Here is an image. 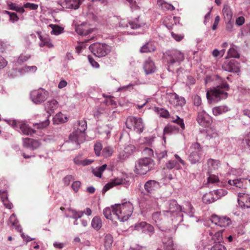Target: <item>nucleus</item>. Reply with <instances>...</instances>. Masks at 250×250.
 <instances>
[{"mask_svg":"<svg viewBox=\"0 0 250 250\" xmlns=\"http://www.w3.org/2000/svg\"><path fill=\"white\" fill-rule=\"evenodd\" d=\"M58 107V103L56 100L52 99L48 101L45 104V110L48 114L47 117H46L44 120L41 121L40 123H36L34 125L35 128L41 129L48 126L49 124V121L48 119V117L54 113Z\"/></svg>","mask_w":250,"mask_h":250,"instance_id":"obj_6","label":"nucleus"},{"mask_svg":"<svg viewBox=\"0 0 250 250\" xmlns=\"http://www.w3.org/2000/svg\"><path fill=\"white\" fill-rule=\"evenodd\" d=\"M31 57L29 54H21L17 59V62L18 63H21L27 61Z\"/></svg>","mask_w":250,"mask_h":250,"instance_id":"obj_54","label":"nucleus"},{"mask_svg":"<svg viewBox=\"0 0 250 250\" xmlns=\"http://www.w3.org/2000/svg\"><path fill=\"white\" fill-rule=\"evenodd\" d=\"M156 48L152 42H147L145 43L140 49L141 53H147L154 52Z\"/></svg>","mask_w":250,"mask_h":250,"instance_id":"obj_32","label":"nucleus"},{"mask_svg":"<svg viewBox=\"0 0 250 250\" xmlns=\"http://www.w3.org/2000/svg\"><path fill=\"white\" fill-rule=\"evenodd\" d=\"M37 67L35 65L28 66L25 65L19 69H14L15 72L20 73L21 75H24L27 73H33L37 71Z\"/></svg>","mask_w":250,"mask_h":250,"instance_id":"obj_21","label":"nucleus"},{"mask_svg":"<svg viewBox=\"0 0 250 250\" xmlns=\"http://www.w3.org/2000/svg\"><path fill=\"white\" fill-rule=\"evenodd\" d=\"M214 191L215 192V195L217 200L221 198L222 196L227 195L228 193L227 190H224L223 189L214 190Z\"/></svg>","mask_w":250,"mask_h":250,"instance_id":"obj_55","label":"nucleus"},{"mask_svg":"<svg viewBox=\"0 0 250 250\" xmlns=\"http://www.w3.org/2000/svg\"><path fill=\"white\" fill-rule=\"evenodd\" d=\"M24 8H29L31 10H36L38 8V5L35 3L27 2L25 3L23 6Z\"/></svg>","mask_w":250,"mask_h":250,"instance_id":"obj_60","label":"nucleus"},{"mask_svg":"<svg viewBox=\"0 0 250 250\" xmlns=\"http://www.w3.org/2000/svg\"><path fill=\"white\" fill-rule=\"evenodd\" d=\"M62 6L63 8L78 9L82 3V0H61Z\"/></svg>","mask_w":250,"mask_h":250,"instance_id":"obj_18","label":"nucleus"},{"mask_svg":"<svg viewBox=\"0 0 250 250\" xmlns=\"http://www.w3.org/2000/svg\"><path fill=\"white\" fill-rule=\"evenodd\" d=\"M4 13L7 14L9 16V21L13 23L18 21L19 20V17L15 12H9L5 10L4 11Z\"/></svg>","mask_w":250,"mask_h":250,"instance_id":"obj_48","label":"nucleus"},{"mask_svg":"<svg viewBox=\"0 0 250 250\" xmlns=\"http://www.w3.org/2000/svg\"><path fill=\"white\" fill-rule=\"evenodd\" d=\"M170 94L174 99L177 101L178 104L182 106L185 104L186 100L183 97H179L176 93H170Z\"/></svg>","mask_w":250,"mask_h":250,"instance_id":"obj_49","label":"nucleus"},{"mask_svg":"<svg viewBox=\"0 0 250 250\" xmlns=\"http://www.w3.org/2000/svg\"><path fill=\"white\" fill-rule=\"evenodd\" d=\"M190 150V152L188 157L189 161L192 164L199 163L203 154V150L199 144L197 143L192 144Z\"/></svg>","mask_w":250,"mask_h":250,"instance_id":"obj_11","label":"nucleus"},{"mask_svg":"<svg viewBox=\"0 0 250 250\" xmlns=\"http://www.w3.org/2000/svg\"><path fill=\"white\" fill-rule=\"evenodd\" d=\"M123 180L120 178H116L110 182L107 183L103 189V193H104L114 186H118L123 184Z\"/></svg>","mask_w":250,"mask_h":250,"instance_id":"obj_23","label":"nucleus"},{"mask_svg":"<svg viewBox=\"0 0 250 250\" xmlns=\"http://www.w3.org/2000/svg\"><path fill=\"white\" fill-rule=\"evenodd\" d=\"M144 126L143 120L141 118L129 116L126 119V127L131 129L133 127L134 130L137 133H142Z\"/></svg>","mask_w":250,"mask_h":250,"instance_id":"obj_9","label":"nucleus"},{"mask_svg":"<svg viewBox=\"0 0 250 250\" xmlns=\"http://www.w3.org/2000/svg\"><path fill=\"white\" fill-rule=\"evenodd\" d=\"M166 168L167 169L170 170L174 168L178 169L179 167V163L174 160H169L165 164Z\"/></svg>","mask_w":250,"mask_h":250,"instance_id":"obj_45","label":"nucleus"},{"mask_svg":"<svg viewBox=\"0 0 250 250\" xmlns=\"http://www.w3.org/2000/svg\"><path fill=\"white\" fill-rule=\"evenodd\" d=\"M163 243L165 250H174L173 240L171 237L164 238Z\"/></svg>","mask_w":250,"mask_h":250,"instance_id":"obj_38","label":"nucleus"},{"mask_svg":"<svg viewBox=\"0 0 250 250\" xmlns=\"http://www.w3.org/2000/svg\"><path fill=\"white\" fill-rule=\"evenodd\" d=\"M5 121L7 123V124L11 125L14 129L17 130H18L20 126V124L22 122V121L16 120H5Z\"/></svg>","mask_w":250,"mask_h":250,"instance_id":"obj_47","label":"nucleus"},{"mask_svg":"<svg viewBox=\"0 0 250 250\" xmlns=\"http://www.w3.org/2000/svg\"><path fill=\"white\" fill-rule=\"evenodd\" d=\"M210 250H227L226 247L221 243H216L210 248Z\"/></svg>","mask_w":250,"mask_h":250,"instance_id":"obj_57","label":"nucleus"},{"mask_svg":"<svg viewBox=\"0 0 250 250\" xmlns=\"http://www.w3.org/2000/svg\"><path fill=\"white\" fill-rule=\"evenodd\" d=\"M7 9L10 10L15 11L20 13L22 14L25 12L23 7L17 3L8 1L7 2Z\"/></svg>","mask_w":250,"mask_h":250,"instance_id":"obj_24","label":"nucleus"},{"mask_svg":"<svg viewBox=\"0 0 250 250\" xmlns=\"http://www.w3.org/2000/svg\"><path fill=\"white\" fill-rule=\"evenodd\" d=\"M143 69L146 75H150L156 72V67L154 62L148 58L144 62Z\"/></svg>","mask_w":250,"mask_h":250,"instance_id":"obj_17","label":"nucleus"},{"mask_svg":"<svg viewBox=\"0 0 250 250\" xmlns=\"http://www.w3.org/2000/svg\"><path fill=\"white\" fill-rule=\"evenodd\" d=\"M125 203L115 204L111 207L105 208L103 210V214L107 219L112 220L114 216L115 218L119 220L120 222L124 223L125 218Z\"/></svg>","mask_w":250,"mask_h":250,"instance_id":"obj_4","label":"nucleus"},{"mask_svg":"<svg viewBox=\"0 0 250 250\" xmlns=\"http://www.w3.org/2000/svg\"><path fill=\"white\" fill-rule=\"evenodd\" d=\"M113 241V237L111 235L106 234L104 237V248L105 250H110Z\"/></svg>","mask_w":250,"mask_h":250,"instance_id":"obj_40","label":"nucleus"},{"mask_svg":"<svg viewBox=\"0 0 250 250\" xmlns=\"http://www.w3.org/2000/svg\"><path fill=\"white\" fill-rule=\"evenodd\" d=\"M163 218V214L161 211H156L152 214V219L153 221L156 224L158 228L162 231L164 230L160 225L161 224V221Z\"/></svg>","mask_w":250,"mask_h":250,"instance_id":"obj_25","label":"nucleus"},{"mask_svg":"<svg viewBox=\"0 0 250 250\" xmlns=\"http://www.w3.org/2000/svg\"><path fill=\"white\" fill-rule=\"evenodd\" d=\"M133 230L141 231L144 233L148 234L150 236L154 233V227L146 222H141L135 224L134 226H131L128 230H126V232H129Z\"/></svg>","mask_w":250,"mask_h":250,"instance_id":"obj_12","label":"nucleus"},{"mask_svg":"<svg viewBox=\"0 0 250 250\" xmlns=\"http://www.w3.org/2000/svg\"><path fill=\"white\" fill-rule=\"evenodd\" d=\"M86 129L87 123L85 120L78 121L75 125L74 130L69 136V141L66 143H75L78 147L85 139Z\"/></svg>","mask_w":250,"mask_h":250,"instance_id":"obj_3","label":"nucleus"},{"mask_svg":"<svg viewBox=\"0 0 250 250\" xmlns=\"http://www.w3.org/2000/svg\"><path fill=\"white\" fill-rule=\"evenodd\" d=\"M222 69L229 72L238 73L240 72L239 63L235 60H227L222 66Z\"/></svg>","mask_w":250,"mask_h":250,"instance_id":"obj_14","label":"nucleus"},{"mask_svg":"<svg viewBox=\"0 0 250 250\" xmlns=\"http://www.w3.org/2000/svg\"><path fill=\"white\" fill-rule=\"evenodd\" d=\"M67 117L61 112L57 113L53 118V123L55 124L63 123L67 121Z\"/></svg>","mask_w":250,"mask_h":250,"instance_id":"obj_34","label":"nucleus"},{"mask_svg":"<svg viewBox=\"0 0 250 250\" xmlns=\"http://www.w3.org/2000/svg\"><path fill=\"white\" fill-rule=\"evenodd\" d=\"M225 22L226 23V29L228 31H231L233 28V23L234 21L233 20H227L225 21Z\"/></svg>","mask_w":250,"mask_h":250,"instance_id":"obj_62","label":"nucleus"},{"mask_svg":"<svg viewBox=\"0 0 250 250\" xmlns=\"http://www.w3.org/2000/svg\"><path fill=\"white\" fill-rule=\"evenodd\" d=\"M153 160L149 157H145L140 159L135 166L136 173L140 174H146L154 167Z\"/></svg>","mask_w":250,"mask_h":250,"instance_id":"obj_7","label":"nucleus"},{"mask_svg":"<svg viewBox=\"0 0 250 250\" xmlns=\"http://www.w3.org/2000/svg\"><path fill=\"white\" fill-rule=\"evenodd\" d=\"M91 226L95 230H99L102 226L101 219L98 216L94 217L91 221Z\"/></svg>","mask_w":250,"mask_h":250,"instance_id":"obj_35","label":"nucleus"},{"mask_svg":"<svg viewBox=\"0 0 250 250\" xmlns=\"http://www.w3.org/2000/svg\"><path fill=\"white\" fill-rule=\"evenodd\" d=\"M20 131L25 135H32L35 133V130L30 128L25 122H22L20 124L19 128Z\"/></svg>","mask_w":250,"mask_h":250,"instance_id":"obj_26","label":"nucleus"},{"mask_svg":"<svg viewBox=\"0 0 250 250\" xmlns=\"http://www.w3.org/2000/svg\"><path fill=\"white\" fill-rule=\"evenodd\" d=\"M113 149L110 146L105 147L103 150V155L105 158H107L112 155Z\"/></svg>","mask_w":250,"mask_h":250,"instance_id":"obj_51","label":"nucleus"},{"mask_svg":"<svg viewBox=\"0 0 250 250\" xmlns=\"http://www.w3.org/2000/svg\"><path fill=\"white\" fill-rule=\"evenodd\" d=\"M228 56L229 58H239V54L237 51L233 48H231L229 50L228 52Z\"/></svg>","mask_w":250,"mask_h":250,"instance_id":"obj_50","label":"nucleus"},{"mask_svg":"<svg viewBox=\"0 0 250 250\" xmlns=\"http://www.w3.org/2000/svg\"><path fill=\"white\" fill-rule=\"evenodd\" d=\"M49 26L52 28L51 34L55 35H59L63 32L64 29L58 25L50 24Z\"/></svg>","mask_w":250,"mask_h":250,"instance_id":"obj_43","label":"nucleus"},{"mask_svg":"<svg viewBox=\"0 0 250 250\" xmlns=\"http://www.w3.org/2000/svg\"><path fill=\"white\" fill-rule=\"evenodd\" d=\"M23 146L24 147L31 150L38 149L41 145V142L37 140L29 138H23Z\"/></svg>","mask_w":250,"mask_h":250,"instance_id":"obj_16","label":"nucleus"},{"mask_svg":"<svg viewBox=\"0 0 250 250\" xmlns=\"http://www.w3.org/2000/svg\"><path fill=\"white\" fill-rule=\"evenodd\" d=\"M89 49L94 55L98 58L104 57L111 51V47L109 45L99 42L90 45Z\"/></svg>","mask_w":250,"mask_h":250,"instance_id":"obj_8","label":"nucleus"},{"mask_svg":"<svg viewBox=\"0 0 250 250\" xmlns=\"http://www.w3.org/2000/svg\"><path fill=\"white\" fill-rule=\"evenodd\" d=\"M158 158V159L160 161L163 158H166L167 156V150H163L160 152L156 153Z\"/></svg>","mask_w":250,"mask_h":250,"instance_id":"obj_64","label":"nucleus"},{"mask_svg":"<svg viewBox=\"0 0 250 250\" xmlns=\"http://www.w3.org/2000/svg\"><path fill=\"white\" fill-rule=\"evenodd\" d=\"M245 203L244 201L238 200L239 206L244 208H250V196L248 195L245 196Z\"/></svg>","mask_w":250,"mask_h":250,"instance_id":"obj_44","label":"nucleus"},{"mask_svg":"<svg viewBox=\"0 0 250 250\" xmlns=\"http://www.w3.org/2000/svg\"><path fill=\"white\" fill-rule=\"evenodd\" d=\"M39 39L40 40V42L39 43V46L42 47L46 45L48 43V42L50 40L48 37H43L41 35L39 34Z\"/></svg>","mask_w":250,"mask_h":250,"instance_id":"obj_52","label":"nucleus"},{"mask_svg":"<svg viewBox=\"0 0 250 250\" xmlns=\"http://www.w3.org/2000/svg\"><path fill=\"white\" fill-rule=\"evenodd\" d=\"M198 123L203 126H208L212 122V119L205 111L199 112L197 118Z\"/></svg>","mask_w":250,"mask_h":250,"instance_id":"obj_15","label":"nucleus"},{"mask_svg":"<svg viewBox=\"0 0 250 250\" xmlns=\"http://www.w3.org/2000/svg\"><path fill=\"white\" fill-rule=\"evenodd\" d=\"M125 204H126V208H127L128 209V212H126V216H127V218H128L132 214L133 209V207L132 204L129 202H127L126 201Z\"/></svg>","mask_w":250,"mask_h":250,"instance_id":"obj_58","label":"nucleus"},{"mask_svg":"<svg viewBox=\"0 0 250 250\" xmlns=\"http://www.w3.org/2000/svg\"><path fill=\"white\" fill-rule=\"evenodd\" d=\"M209 232V236L208 238H211L212 240H213L215 242V244L216 243H221V242L223 240V236H222V232L220 231L214 232L213 231H210L208 230Z\"/></svg>","mask_w":250,"mask_h":250,"instance_id":"obj_27","label":"nucleus"},{"mask_svg":"<svg viewBox=\"0 0 250 250\" xmlns=\"http://www.w3.org/2000/svg\"><path fill=\"white\" fill-rule=\"evenodd\" d=\"M164 56L168 71H172L171 67L174 64L179 65L185 59L184 54L176 49L168 50L164 54Z\"/></svg>","mask_w":250,"mask_h":250,"instance_id":"obj_5","label":"nucleus"},{"mask_svg":"<svg viewBox=\"0 0 250 250\" xmlns=\"http://www.w3.org/2000/svg\"><path fill=\"white\" fill-rule=\"evenodd\" d=\"M0 197L5 207L7 208L11 209L12 208V204L7 200V194L6 190H0Z\"/></svg>","mask_w":250,"mask_h":250,"instance_id":"obj_29","label":"nucleus"},{"mask_svg":"<svg viewBox=\"0 0 250 250\" xmlns=\"http://www.w3.org/2000/svg\"><path fill=\"white\" fill-rule=\"evenodd\" d=\"M68 211L71 213V215H66V217L71 218L75 220L81 218L84 214V211H77L72 208H69Z\"/></svg>","mask_w":250,"mask_h":250,"instance_id":"obj_36","label":"nucleus"},{"mask_svg":"<svg viewBox=\"0 0 250 250\" xmlns=\"http://www.w3.org/2000/svg\"><path fill=\"white\" fill-rule=\"evenodd\" d=\"M180 21V18L178 17H173L172 16H168L164 17L163 19V23L165 26L167 27L169 30L172 28L173 25Z\"/></svg>","mask_w":250,"mask_h":250,"instance_id":"obj_19","label":"nucleus"},{"mask_svg":"<svg viewBox=\"0 0 250 250\" xmlns=\"http://www.w3.org/2000/svg\"><path fill=\"white\" fill-rule=\"evenodd\" d=\"M173 121L174 122L176 123L178 125H179V126L182 129H184L185 124L184 123L183 120L181 119L179 116H176L175 120H173Z\"/></svg>","mask_w":250,"mask_h":250,"instance_id":"obj_63","label":"nucleus"},{"mask_svg":"<svg viewBox=\"0 0 250 250\" xmlns=\"http://www.w3.org/2000/svg\"><path fill=\"white\" fill-rule=\"evenodd\" d=\"M143 154L145 157L150 158L151 156L153 155V151L150 148L146 147L143 151Z\"/></svg>","mask_w":250,"mask_h":250,"instance_id":"obj_59","label":"nucleus"},{"mask_svg":"<svg viewBox=\"0 0 250 250\" xmlns=\"http://www.w3.org/2000/svg\"><path fill=\"white\" fill-rule=\"evenodd\" d=\"M154 111L160 115L161 117L167 118L169 115V112L166 109L160 107H155Z\"/></svg>","mask_w":250,"mask_h":250,"instance_id":"obj_46","label":"nucleus"},{"mask_svg":"<svg viewBox=\"0 0 250 250\" xmlns=\"http://www.w3.org/2000/svg\"><path fill=\"white\" fill-rule=\"evenodd\" d=\"M223 13L224 16L225 21L232 20V12L230 8L228 6L225 5L223 9Z\"/></svg>","mask_w":250,"mask_h":250,"instance_id":"obj_39","label":"nucleus"},{"mask_svg":"<svg viewBox=\"0 0 250 250\" xmlns=\"http://www.w3.org/2000/svg\"><path fill=\"white\" fill-rule=\"evenodd\" d=\"M48 92L43 89L32 91L30 93L32 101L36 104H40L45 101L48 97Z\"/></svg>","mask_w":250,"mask_h":250,"instance_id":"obj_13","label":"nucleus"},{"mask_svg":"<svg viewBox=\"0 0 250 250\" xmlns=\"http://www.w3.org/2000/svg\"><path fill=\"white\" fill-rule=\"evenodd\" d=\"M202 200L206 204H211L217 200L214 190L205 193L203 196Z\"/></svg>","mask_w":250,"mask_h":250,"instance_id":"obj_22","label":"nucleus"},{"mask_svg":"<svg viewBox=\"0 0 250 250\" xmlns=\"http://www.w3.org/2000/svg\"><path fill=\"white\" fill-rule=\"evenodd\" d=\"M207 165L208 170L211 171L212 170L217 169L220 166V163L218 160L209 159L208 160Z\"/></svg>","mask_w":250,"mask_h":250,"instance_id":"obj_31","label":"nucleus"},{"mask_svg":"<svg viewBox=\"0 0 250 250\" xmlns=\"http://www.w3.org/2000/svg\"><path fill=\"white\" fill-rule=\"evenodd\" d=\"M210 221L212 224L222 228L233 226L235 223L234 221L227 216H219L215 214L211 216Z\"/></svg>","mask_w":250,"mask_h":250,"instance_id":"obj_10","label":"nucleus"},{"mask_svg":"<svg viewBox=\"0 0 250 250\" xmlns=\"http://www.w3.org/2000/svg\"><path fill=\"white\" fill-rule=\"evenodd\" d=\"M219 183L218 176L215 175H210L208 178V184H217Z\"/></svg>","mask_w":250,"mask_h":250,"instance_id":"obj_53","label":"nucleus"},{"mask_svg":"<svg viewBox=\"0 0 250 250\" xmlns=\"http://www.w3.org/2000/svg\"><path fill=\"white\" fill-rule=\"evenodd\" d=\"M159 187V183L154 180H148L144 185L145 189L148 193L153 192L154 190L158 189Z\"/></svg>","mask_w":250,"mask_h":250,"instance_id":"obj_20","label":"nucleus"},{"mask_svg":"<svg viewBox=\"0 0 250 250\" xmlns=\"http://www.w3.org/2000/svg\"><path fill=\"white\" fill-rule=\"evenodd\" d=\"M75 31L81 36H86L90 34L92 29H85L82 25H78L75 27Z\"/></svg>","mask_w":250,"mask_h":250,"instance_id":"obj_41","label":"nucleus"},{"mask_svg":"<svg viewBox=\"0 0 250 250\" xmlns=\"http://www.w3.org/2000/svg\"><path fill=\"white\" fill-rule=\"evenodd\" d=\"M157 2L158 4L164 10L173 11L175 9L174 7L172 4L167 3L163 0H161V2L158 1H157Z\"/></svg>","mask_w":250,"mask_h":250,"instance_id":"obj_42","label":"nucleus"},{"mask_svg":"<svg viewBox=\"0 0 250 250\" xmlns=\"http://www.w3.org/2000/svg\"><path fill=\"white\" fill-rule=\"evenodd\" d=\"M245 181V179H229L228 180V184L236 188H244V182Z\"/></svg>","mask_w":250,"mask_h":250,"instance_id":"obj_28","label":"nucleus"},{"mask_svg":"<svg viewBox=\"0 0 250 250\" xmlns=\"http://www.w3.org/2000/svg\"><path fill=\"white\" fill-rule=\"evenodd\" d=\"M9 221L15 227V229L19 232H21L22 228L18 224V220L14 213H13L9 218Z\"/></svg>","mask_w":250,"mask_h":250,"instance_id":"obj_37","label":"nucleus"},{"mask_svg":"<svg viewBox=\"0 0 250 250\" xmlns=\"http://www.w3.org/2000/svg\"><path fill=\"white\" fill-rule=\"evenodd\" d=\"M167 210L163 211V214L169 216L174 215L177 214L178 213L184 212L187 214L190 217H195L196 218L195 221L198 222L199 219L194 215L195 209L192 207L190 203L187 202L185 203V207L182 208L181 206L178 205L176 200H171L167 201L166 203Z\"/></svg>","mask_w":250,"mask_h":250,"instance_id":"obj_2","label":"nucleus"},{"mask_svg":"<svg viewBox=\"0 0 250 250\" xmlns=\"http://www.w3.org/2000/svg\"><path fill=\"white\" fill-rule=\"evenodd\" d=\"M145 23L140 21L139 18H135L133 21H130L128 25H126L127 28L130 27L132 29H138L145 25Z\"/></svg>","mask_w":250,"mask_h":250,"instance_id":"obj_33","label":"nucleus"},{"mask_svg":"<svg viewBox=\"0 0 250 250\" xmlns=\"http://www.w3.org/2000/svg\"><path fill=\"white\" fill-rule=\"evenodd\" d=\"M129 3V6L132 11L137 10L139 8V6L137 4L136 1L134 0H126Z\"/></svg>","mask_w":250,"mask_h":250,"instance_id":"obj_61","label":"nucleus"},{"mask_svg":"<svg viewBox=\"0 0 250 250\" xmlns=\"http://www.w3.org/2000/svg\"><path fill=\"white\" fill-rule=\"evenodd\" d=\"M212 110L214 115L218 116L228 111L229 108L227 106L224 105L214 107Z\"/></svg>","mask_w":250,"mask_h":250,"instance_id":"obj_30","label":"nucleus"},{"mask_svg":"<svg viewBox=\"0 0 250 250\" xmlns=\"http://www.w3.org/2000/svg\"><path fill=\"white\" fill-rule=\"evenodd\" d=\"M213 80L216 81L217 85L208 90L206 94L208 102L210 104L217 103L222 100L226 99L228 96L227 91L229 88V85L225 80L217 75L213 77L207 76L205 79V83L207 84Z\"/></svg>","mask_w":250,"mask_h":250,"instance_id":"obj_1","label":"nucleus"},{"mask_svg":"<svg viewBox=\"0 0 250 250\" xmlns=\"http://www.w3.org/2000/svg\"><path fill=\"white\" fill-rule=\"evenodd\" d=\"M102 149V144L100 142H97L94 145L95 153L97 156H99L101 154V151Z\"/></svg>","mask_w":250,"mask_h":250,"instance_id":"obj_56","label":"nucleus"}]
</instances>
